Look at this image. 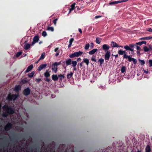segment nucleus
<instances>
[{
	"mask_svg": "<svg viewBox=\"0 0 152 152\" xmlns=\"http://www.w3.org/2000/svg\"><path fill=\"white\" fill-rule=\"evenodd\" d=\"M3 108L4 111L2 114V116L4 117H7L9 115H12L15 113L14 109L7 105H4Z\"/></svg>",
	"mask_w": 152,
	"mask_h": 152,
	"instance_id": "nucleus-1",
	"label": "nucleus"
},
{
	"mask_svg": "<svg viewBox=\"0 0 152 152\" xmlns=\"http://www.w3.org/2000/svg\"><path fill=\"white\" fill-rule=\"evenodd\" d=\"M135 45L133 43L130 44L129 45H126L124 46V48L126 50H129L131 52L129 53V54H131L132 56L134 55V48L135 47Z\"/></svg>",
	"mask_w": 152,
	"mask_h": 152,
	"instance_id": "nucleus-2",
	"label": "nucleus"
},
{
	"mask_svg": "<svg viewBox=\"0 0 152 152\" xmlns=\"http://www.w3.org/2000/svg\"><path fill=\"white\" fill-rule=\"evenodd\" d=\"M61 64V62H55L52 64V70L54 71L55 73L57 71V66Z\"/></svg>",
	"mask_w": 152,
	"mask_h": 152,
	"instance_id": "nucleus-3",
	"label": "nucleus"
},
{
	"mask_svg": "<svg viewBox=\"0 0 152 152\" xmlns=\"http://www.w3.org/2000/svg\"><path fill=\"white\" fill-rule=\"evenodd\" d=\"M83 53V52L81 51L77 52L69 55V57L70 58H73L75 57H78L81 56Z\"/></svg>",
	"mask_w": 152,
	"mask_h": 152,
	"instance_id": "nucleus-4",
	"label": "nucleus"
},
{
	"mask_svg": "<svg viewBox=\"0 0 152 152\" xmlns=\"http://www.w3.org/2000/svg\"><path fill=\"white\" fill-rule=\"evenodd\" d=\"M12 124L11 123L8 122L4 127V129L6 131H8L12 128Z\"/></svg>",
	"mask_w": 152,
	"mask_h": 152,
	"instance_id": "nucleus-5",
	"label": "nucleus"
},
{
	"mask_svg": "<svg viewBox=\"0 0 152 152\" xmlns=\"http://www.w3.org/2000/svg\"><path fill=\"white\" fill-rule=\"evenodd\" d=\"M39 40V36H35L33 38V41L31 44V45L32 46H33L35 43L38 42Z\"/></svg>",
	"mask_w": 152,
	"mask_h": 152,
	"instance_id": "nucleus-6",
	"label": "nucleus"
},
{
	"mask_svg": "<svg viewBox=\"0 0 152 152\" xmlns=\"http://www.w3.org/2000/svg\"><path fill=\"white\" fill-rule=\"evenodd\" d=\"M31 90L29 88H27L25 89L23 91V94L25 96L28 95L30 93Z\"/></svg>",
	"mask_w": 152,
	"mask_h": 152,
	"instance_id": "nucleus-7",
	"label": "nucleus"
},
{
	"mask_svg": "<svg viewBox=\"0 0 152 152\" xmlns=\"http://www.w3.org/2000/svg\"><path fill=\"white\" fill-rule=\"evenodd\" d=\"M110 52L109 51L106 52L104 55V59L105 60H108L110 57Z\"/></svg>",
	"mask_w": 152,
	"mask_h": 152,
	"instance_id": "nucleus-8",
	"label": "nucleus"
},
{
	"mask_svg": "<svg viewBox=\"0 0 152 152\" xmlns=\"http://www.w3.org/2000/svg\"><path fill=\"white\" fill-rule=\"evenodd\" d=\"M47 66V64H41L38 68L37 70L39 71H40L42 69L45 68Z\"/></svg>",
	"mask_w": 152,
	"mask_h": 152,
	"instance_id": "nucleus-9",
	"label": "nucleus"
},
{
	"mask_svg": "<svg viewBox=\"0 0 152 152\" xmlns=\"http://www.w3.org/2000/svg\"><path fill=\"white\" fill-rule=\"evenodd\" d=\"M102 49L103 50L107 51L109 49V46L106 44H104L102 45Z\"/></svg>",
	"mask_w": 152,
	"mask_h": 152,
	"instance_id": "nucleus-10",
	"label": "nucleus"
},
{
	"mask_svg": "<svg viewBox=\"0 0 152 152\" xmlns=\"http://www.w3.org/2000/svg\"><path fill=\"white\" fill-rule=\"evenodd\" d=\"M65 74H64L63 75L60 74L58 75V77H59V82H61L62 81V80L65 77Z\"/></svg>",
	"mask_w": 152,
	"mask_h": 152,
	"instance_id": "nucleus-11",
	"label": "nucleus"
},
{
	"mask_svg": "<svg viewBox=\"0 0 152 152\" xmlns=\"http://www.w3.org/2000/svg\"><path fill=\"white\" fill-rule=\"evenodd\" d=\"M33 66L32 64H31L27 68L26 70L25 71V73H27L31 71L33 68Z\"/></svg>",
	"mask_w": 152,
	"mask_h": 152,
	"instance_id": "nucleus-12",
	"label": "nucleus"
},
{
	"mask_svg": "<svg viewBox=\"0 0 152 152\" xmlns=\"http://www.w3.org/2000/svg\"><path fill=\"white\" fill-rule=\"evenodd\" d=\"M52 79L54 81H56L58 79V76L56 75H53L52 76Z\"/></svg>",
	"mask_w": 152,
	"mask_h": 152,
	"instance_id": "nucleus-13",
	"label": "nucleus"
},
{
	"mask_svg": "<svg viewBox=\"0 0 152 152\" xmlns=\"http://www.w3.org/2000/svg\"><path fill=\"white\" fill-rule=\"evenodd\" d=\"M15 96L14 95H13V94L11 95L9 94L7 97V99L12 101L13 100V96Z\"/></svg>",
	"mask_w": 152,
	"mask_h": 152,
	"instance_id": "nucleus-14",
	"label": "nucleus"
},
{
	"mask_svg": "<svg viewBox=\"0 0 152 152\" xmlns=\"http://www.w3.org/2000/svg\"><path fill=\"white\" fill-rule=\"evenodd\" d=\"M111 45L112 47L113 48H118L119 46V45L118 44H117L115 42L113 41L111 42Z\"/></svg>",
	"mask_w": 152,
	"mask_h": 152,
	"instance_id": "nucleus-15",
	"label": "nucleus"
},
{
	"mask_svg": "<svg viewBox=\"0 0 152 152\" xmlns=\"http://www.w3.org/2000/svg\"><path fill=\"white\" fill-rule=\"evenodd\" d=\"M152 39V37L151 36H149L147 37H142L140 39V40H148L151 39Z\"/></svg>",
	"mask_w": 152,
	"mask_h": 152,
	"instance_id": "nucleus-16",
	"label": "nucleus"
},
{
	"mask_svg": "<svg viewBox=\"0 0 152 152\" xmlns=\"http://www.w3.org/2000/svg\"><path fill=\"white\" fill-rule=\"evenodd\" d=\"M98 51V50L97 49H94L90 51L89 52V53L90 55H92L95 53L96 52Z\"/></svg>",
	"mask_w": 152,
	"mask_h": 152,
	"instance_id": "nucleus-17",
	"label": "nucleus"
},
{
	"mask_svg": "<svg viewBox=\"0 0 152 152\" xmlns=\"http://www.w3.org/2000/svg\"><path fill=\"white\" fill-rule=\"evenodd\" d=\"M75 3H73L70 6L71 8L69 10V13H70L72 10L75 9Z\"/></svg>",
	"mask_w": 152,
	"mask_h": 152,
	"instance_id": "nucleus-18",
	"label": "nucleus"
},
{
	"mask_svg": "<svg viewBox=\"0 0 152 152\" xmlns=\"http://www.w3.org/2000/svg\"><path fill=\"white\" fill-rule=\"evenodd\" d=\"M73 75V73L72 72H70L69 74H68L66 75L67 78L69 80L71 78Z\"/></svg>",
	"mask_w": 152,
	"mask_h": 152,
	"instance_id": "nucleus-19",
	"label": "nucleus"
},
{
	"mask_svg": "<svg viewBox=\"0 0 152 152\" xmlns=\"http://www.w3.org/2000/svg\"><path fill=\"white\" fill-rule=\"evenodd\" d=\"M21 86L19 85L16 86L15 87L14 90L16 92H19L21 89Z\"/></svg>",
	"mask_w": 152,
	"mask_h": 152,
	"instance_id": "nucleus-20",
	"label": "nucleus"
},
{
	"mask_svg": "<svg viewBox=\"0 0 152 152\" xmlns=\"http://www.w3.org/2000/svg\"><path fill=\"white\" fill-rule=\"evenodd\" d=\"M126 70V67L124 66H122L121 67V73H125Z\"/></svg>",
	"mask_w": 152,
	"mask_h": 152,
	"instance_id": "nucleus-21",
	"label": "nucleus"
},
{
	"mask_svg": "<svg viewBox=\"0 0 152 152\" xmlns=\"http://www.w3.org/2000/svg\"><path fill=\"white\" fill-rule=\"evenodd\" d=\"M145 152H150L151 151V148L150 146L149 145H147L145 149Z\"/></svg>",
	"mask_w": 152,
	"mask_h": 152,
	"instance_id": "nucleus-22",
	"label": "nucleus"
},
{
	"mask_svg": "<svg viewBox=\"0 0 152 152\" xmlns=\"http://www.w3.org/2000/svg\"><path fill=\"white\" fill-rule=\"evenodd\" d=\"M118 3H119V1H118L110 2L109 3V4L110 5H112L117 4Z\"/></svg>",
	"mask_w": 152,
	"mask_h": 152,
	"instance_id": "nucleus-23",
	"label": "nucleus"
},
{
	"mask_svg": "<svg viewBox=\"0 0 152 152\" xmlns=\"http://www.w3.org/2000/svg\"><path fill=\"white\" fill-rule=\"evenodd\" d=\"M31 45L29 44H28L26 45H25L24 46V49L25 50H27L30 48Z\"/></svg>",
	"mask_w": 152,
	"mask_h": 152,
	"instance_id": "nucleus-24",
	"label": "nucleus"
},
{
	"mask_svg": "<svg viewBox=\"0 0 152 152\" xmlns=\"http://www.w3.org/2000/svg\"><path fill=\"white\" fill-rule=\"evenodd\" d=\"M72 60L71 59H68L66 60V65H69L71 64Z\"/></svg>",
	"mask_w": 152,
	"mask_h": 152,
	"instance_id": "nucleus-25",
	"label": "nucleus"
},
{
	"mask_svg": "<svg viewBox=\"0 0 152 152\" xmlns=\"http://www.w3.org/2000/svg\"><path fill=\"white\" fill-rule=\"evenodd\" d=\"M98 62L100 63V65L102 66V64L104 63V60L103 58H101L99 59Z\"/></svg>",
	"mask_w": 152,
	"mask_h": 152,
	"instance_id": "nucleus-26",
	"label": "nucleus"
},
{
	"mask_svg": "<svg viewBox=\"0 0 152 152\" xmlns=\"http://www.w3.org/2000/svg\"><path fill=\"white\" fill-rule=\"evenodd\" d=\"M44 75L47 78L49 77L50 76V74L48 71H46L44 73Z\"/></svg>",
	"mask_w": 152,
	"mask_h": 152,
	"instance_id": "nucleus-27",
	"label": "nucleus"
},
{
	"mask_svg": "<svg viewBox=\"0 0 152 152\" xmlns=\"http://www.w3.org/2000/svg\"><path fill=\"white\" fill-rule=\"evenodd\" d=\"M125 56V57H126V58H126V59L128 58V61L130 62L132 61V60L133 59V58H133L131 57H130V56Z\"/></svg>",
	"mask_w": 152,
	"mask_h": 152,
	"instance_id": "nucleus-28",
	"label": "nucleus"
},
{
	"mask_svg": "<svg viewBox=\"0 0 152 152\" xmlns=\"http://www.w3.org/2000/svg\"><path fill=\"white\" fill-rule=\"evenodd\" d=\"M83 62L85 63L87 65H88L89 63V60L86 58H84L83 59Z\"/></svg>",
	"mask_w": 152,
	"mask_h": 152,
	"instance_id": "nucleus-29",
	"label": "nucleus"
},
{
	"mask_svg": "<svg viewBox=\"0 0 152 152\" xmlns=\"http://www.w3.org/2000/svg\"><path fill=\"white\" fill-rule=\"evenodd\" d=\"M71 63L72 64V66L73 67H75L76 66L77 64V62L76 61H72Z\"/></svg>",
	"mask_w": 152,
	"mask_h": 152,
	"instance_id": "nucleus-30",
	"label": "nucleus"
},
{
	"mask_svg": "<svg viewBox=\"0 0 152 152\" xmlns=\"http://www.w3.org/2000/svg\"><path fill=\"white\" fill-rule=\"evenodd\" d=\"M143 49L145 52H148L150 50L149 48H148L147 46L144 47H143Z\"/></svg>",
	"mask_w": 152,
	"mask_h": 152,
	"instance_id": "nucleus-31",
	"label": "nucleus"
},
{
	"mask_svg": "<svg viewBox=\"0 0 152 152\" xmlns=\"http://www.w3.org/2000/svg\"><path fill=\"white\" fill-rule=\"evenodd\" d=\"M34 74V72L33 71L31 73L28 74V76L29 77H32Z\"/></svg>",
	"mask_w": 152,
	"mask_h": 152,
	"instance_id": "nucleus-32",
	"label": "nucleus"
},
{
	"mask_svg": "<svg viewBox=\"0 0 152 152\" xmlns=\"http://www.w3.org/2000/svg\"><path fill=\"white\" fill-rule=\"evenodd\" d=\"M22 53V51L18 52L16 53L15 55L16 57H19Z\"/></svg>",
	"mask_w": 152,
	"mask_h": 152,
	"instance_id": "nucleus-33",
	"label": "nucleus"
},
{
	"mask_svg": "<svg viewBox=\"0 0 152 152\" xmlns=\"http://www.w3.org/2000/svg\"><path fill=\"white\" fill-rule=\"evenodd\" d=\"M100 38L99 37H97L96 39V43L99 44L101 42Z\"/></svg>",
	"mask_w": 152,
	"mask_h": 152,
	"instance_id": "nucleus-34",
	"label": "nucleus"
},
{
	"mask_svg": "<svg viewBox=\"0 0 152 152\" xmlns=\"http://www.w3.org/2000/svg\"><path fill=\"white\" fill-rule=\"evenodd\" d=\"M140 62V64L142 65H143L145 64V61L144 60H141L140 59L138 60Z\"/></svg>",
	"mask_w": 152,
	"mask_h": 152,
	"instance_id": "nucleus-35",
	"label": "nucleus"
},
{
	"mask_svg": "<svg viewBox=\"0 0 152 152\" xmlns=\"http://www.w3.org/2000/svg\"><path fill=\"white\" fill-rule=\"evenodd\" d=\"M45 53H42V54L41 55L40 58H39V60L43 59L45 58Z\"/></svg>",
	"mask_w": 152,
	"mask_h": 152,
	"instance_id": "nucleus-36",
	"label": "nucleus"
},
{
	"mask_svg": "<svg viewBox=\"0 0 152 152\" xmlns=\"http://www.w3.org/2000/svg\"><path fill=\"white\" fill-rule=\"evenodd\" d=\"M90 46V45L89 43H87L86 44L85 47V49L86 50H87L88 49Z\"/></svg>",
	"mask_w": 152,
	"mask_h": 152,
	"instance_id": "nucleus-37",
	"label": "nucleus"
},
{
	"mask_svg": "<svg viewBox=\"0 0 152 152\" xmlns=\"http://www.w3.org/2000/svg\"><path fill=\"white\" fill-rule=\"evenodd\" d=\"M47 30L53 31H54V28L52 27H48L47 28Z\"/></svg>",
	"mask_w": 152,
	"mask_h": 152,
	"instance_id": "nucleus-38",
	"label": "nucleus"
},
{
	"mask_svg": "<svg viewBox=\"0 0 152 152\" xmlns=\"http://www.w3.org/2000/svg\"><path fill=\"white\" fill-rule=\"evenodd\" d=\"M123 55H124L123 56V58H126V57H125L124 56H127L128 55H127V54H126V50H123Z\"/></svg>",
	"mask_w": 152,
	"mask_h": 152,
	"instance_id": "nucleus-39",
	"label": "nucleus"
},
{
	"mask_svg": "<svg viewBox=\"0 0 152 152\" xmlns=\"http://www.w3.org/2000/svg\"><path fill=\"white\" fill-rule=\"evenodd\" d=\"M42 35L44 37H45L47 35L46 32L45 31H43L42 32Z\"/></svg>",
	"mask_w": 152,
	"mask_h": 152,
	"instance_id": "nucleus-40",
	"label": "nucleus"
},
{
	"mask_svg": "<svg viewBox=\"0 0 152 152\" xmlns=\"http://www.w3.org/2000/svg\"><path fill=\"white\" fill-rule=\"evenodd\" d=\"M45 81L47 82L48 83H50V82L51 79L50 78H46L45 79Z\"/></svg>",
	"mask_w": 152,
	"mask_h": 152,
	"instance_id": "nucleus-41",
	"label": "nucleus"
},
{
	"mask_svg": "<svg viewBox=\"0 0 152 152\" xmlns=\"http://www.w3.org/2000/svg\"><path fill=\"white\" fill-rule=\"evenodd\" d=\"M135 47H136L137 50V51H140L141 49V48L139 46H138L137 45H136Z\"/></svg>",
	"mask_w": 152,
	"mask_h": 152,
	"instance_id": "nucleus-42",
	"label": "nucleus"
},
{
	"mask_svg": "<svg viewBox=\"0 0 152 152\" xmlns=\"http://www.w3.org/2000/svg\"><path fill=\"white\" fill-rule=\"evenodd\" d=\"M123 50H118V54L120 55H123Z\"/></svg>",
	"mask_w": 152,
	"mask_h": 152,
	"instance_id": "nucleus-43",
	"label": "nucleus"
},
{
	"mask_svg": "<svg viewBox=\"0 0 152 152\" xmlns=\"http://www.w3.org/2000/svg\"><path fill=\"white\" fill-rule=\"evenodd\" d=\"M133 63L135 64H136V63L137 62V61L136 59L134 58H133V59L132 60Z\"/></svg>",
	"mask_w": 152,
	"mask_h": 152,
	"instance_id": "nucleus-44",
	"label": "nucleus"
},
{
	"mask_svg": "<svg viewBox=\"0 0 152 152\" xmlns=\"http://www.w3.org/2000/svg\"><path fill=\"white\" fill-rule=\"evenodd\" d=\"M41 80V79L40 78H38L36 79V81L38 83H39Z\"/></svg>",
	"mask_w": 152,
	"mask_h": 152,
	"instance_id": "nucleus-45",
	"label": "nucleus"
},
{
	"mask_svg": "<svg viewBox=\"0 0 152 152\" xmlns=\"http://www.w3.org/2000/svg\"><path fill=\"white\" fill-rule=\"evenodd\" d=\"M148 63L149 64V66H152V60H149L148 61Z\"/></svg>",
	"mask_w": 152,
	"mask_h": 152,
	"instance_id": "nucleus-46",
	"label": "nucleus"
},
{
	"mask_svg": "<svg viewBox=\"0 0 152 152\" xmlns=\"http://www.w3.org/2000/svg\"><path fill=\"white\" fill-rule=\"evenodd\" d=\"M74 40V39L73 38H71L69 40V43H71L72 44V42H73Z\"/></svg>",
	"mask_w": 152,
	"mask_h": 152,
	"instance_id": "nucleus-47",
	"label": "nucleus"
},
{
	"mask_svg": "<svg viewBox=\"0 0 152 152\" xmlns=\"http://www.w3.org/2000/svg\"><path fill=\"white\" fill-rule=\"evenodd\" d=\"M58 18H56V19H55L53 21V23H54V24L56 25V21L58 20Z\"/></svg>",
	"mask_w": 152,
	"mask_h": 152,
	"instance_id": "nucleus-48",
	"label": "nucleus"
},
{
	"mask_svg": "<svg viewBox=\"0 0 152 152\" xmlns=\"http://www.w3.org/2000/svg\"><path fill=\"white\" fill-rule=\"evenodd\" d=\"M128 1V0H119V3H122V2H125L126 1Z\"/></svg>",
	"mask_w": 152,
	"mask_h": 152,
	"instance_id": "nucleus-49",
	"label": "nucleus"
},
{
	"mask_svg": "<svg viewBox=\"0 0 152 152\" xmlns=\"http://www.w3.org/2000/svg\"><path fill=\"white\" fill-rule=\"evenodd\" d=\"M146 31L149 32H152V29L151 28H147Z\"/></svg>",
	"mask_w": 152,
	"mask_h": 152,
	"instance_id": "nucleus-50",
	"label": "nucleus"
},
{
	"mask_svg": "<svg viewBox=\"0 0 152 152\" xmlns=\"http://www.w3.org/2000/svg\"><path fill=\"white\" fill-rule=\"evenodd\" d=\"M91 60L93 61H94L95 62H96V60L95 57H92L91 58Z\"/></svg>",
	"mask_w": 152,
	"mask_h": 152,
	"instance_id": "nucleus-51",
	"label": "nucleus"
},
{
	"mask_svg": "<svg viewBox=\"0 0 152 152\" xmlns=\"http://www.w3.org/2000/svg\"><path fill=\"white\" fill-rule=\"evenodd\" d=\"M13 95H14L15 96H13V100H15L17 99V96L15 94H13Z\"/></svg>",
	"mask_w": 152,
	"mask_h": 152,
	"instance_id": "nucleus-52",
	"label": "nucleus"
},
{
	"mask_svg": "<svg viewBox=\"0 0 152 152\" xmlns=\"http://www.w3.org/2000/svg\"><path fill=\"white\" fill-rule=\"evenodd\" d=\"M94 47V44L93 43H90V47L91 48H93Z\"/></svg>",
	"mask_w": 152,
	"mask_h": 152,
	"instance_id": "nucleus-53",
	"label": "nucleus"
},
{
	"mask_svg": "<svg viewBox=\"0 0 152 152\" xmlns=\"http://www.w3.org/2000/svg\"><path fill=\"white\" fill-rule=\"evenodd\" d=\"M135 45H142L141 42L136 43Z\"/></svg>",
	"mask_w": 152,
	"mask_h": 152,
	"instance_id": "nucleus-54",
	"label": "nucleus"
},
{
	"mask_svg": "<svg viewBox=\"0 0 152 152\" xmlns=\"http://www.w3.org/2000/svg\"><path fill=\"white\" fill-rule=\"evenodd\" d=\"M11 140L12 141L15 142L16 141V138L13 137L11 139Z\"/></svg>",
	"mask_w": 152,
	"mask_h": 152,
	"instance_id": "nucleus-55",
	"label": "nucleus"
},
{
	"mask_svg": "<svg viewBox=\"0 0 152 152\" xmlns=\"http://www.w3.org/2000/svg\"><path fill=\"white\" fill-rule=\"evenodd\" d=\"M59 53H60V51H58L57 52L56 54L55 55V56L56 57L58 56L59 55Z\"/></svg>",
	"mask_w": 152,
	"mask_h": 152,
	"instance_id": "nucleus-56",
	"label": "nucleus"
},
{
	"mask_svg": "<svg viewBox=\"0 0 152 152\" xmlns=\"http://www.w3.org/2000/svg\"><path fill=\"white\" fill-rule=\"evenodd\" d=\"M58 48H55L54 50V51L55 52H57L58 51Z\"/></svg>",
	"mask_w": 152,
	"mask_h": 152,
	"instance_id": "nucleus-57",
	"label": "nucleus"
},
{
	"mask_svg": "<svg viewBox=\"0 0 152 152\" xmlns=\"http://www.w3.org/2000/svg\"><path fill=\"white\" fill-rule=\"evenodd\" d=\"M142 45L143 44H146V42L145 41H142L141 42Z\"/></svg>",
	"mask_w": 152,
	"mask_h": 152,
	"instance_id": "nucleus-58",
	"label": "nucleus"
},
{
	"mask_svg": "<svg viewBox=\"0 0 152 152\" xmlns=\"http://www.w3.org/2000/svg\"><path fill=\"white\" fill-rule=\"evenodd\" d=\"M101 17V16L96 15V16H95V19H97L98 18H100Z\"/></svg>",
	"mask_w": 152,
	"mask_h": 152,
	"instance_id": "nucleus-59",
	"label": "nucleus"
},
{
	"mask_svg": "<svg viewBox=\"0 0 152 152\" xmlns=\"http://www.w3.org/2000/svg\"><path fill=\"white\" fill-rule=\"evenodd\" d=\"M79 65L80 67H82L83 66V63L81 62L79 64Z\"/></svg>",
	"mask_w": 152,
	"mask_h": 152,
	"instance_id": "nucleus-60",
	"label": "nucleus"
},
{
	"mask_svg": "<svg viewBox=\"0 0 152 152\" xmlns=\"http://www.w3.org/2000/svg\"><path fill=\"white\" fill-rule=\"evenodd\" d=\"M149 48L150 50H152V45H150L149 46Z\"/></svg>",
	"mask_w": 152,
	"mask_h": 152,
	"instance_id": "nucleus-61",
	"label": "nucleus"
},
{
	"mask_svg": "<svg viewBox=\"0 0 152 152\" xmlns=\"http://www.w3.org/2000/svg\"><path fill=\"white\" fill-rule=\"evenodd\" d=\"M78 30H79V31L80 32V34H81L82 33V30H81V28H79L78 29Z\"/></svg>",
	"mask_w": 152,
	"mask_h": 152,
	"instance_id": "nucleus-62",
	"label": "nucleus"
},
{
	"mask_svg": "<svg viewBox=\"0 0 152 152\" xmlns=\"http://www.w3.org/2000/svg\"><path fill=\"white\" fill-rule=\"evenodd\" d=\"M140 51H137V54L138 55H140L141 54L140 53Z\"/></svg>",
	"mask_w": 152,
	"mask_h": 152,
	"instance_id": "nucleus-63",
	"label": "nucleus"
},
{
	"mask_svg": "<svg viewBox=\"0 0 152 152\" xmlns=\"http://www.w3.org/2000/svg\"><path fill=\"white\" fill-rule=\"evenodd\" d=\"M144 72L146 74H147L148 73V71H146L145 70L144 71Z\"/></svg>",
	"mask_w": 152,
	"mask_h": 152,
	"instance_id": "nucleus-64",
	"label": "nucleus"
}]
</instances>
